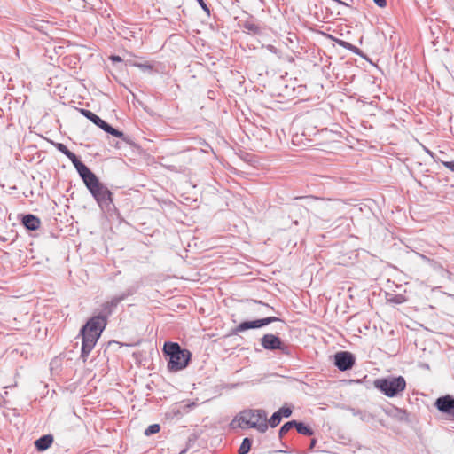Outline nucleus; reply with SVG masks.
Listing matches in <instances>:
<instances>
[{"mask_svg": "<svg viewBox=\"0 0 454 454\" xmlns=\"http://www.w3.org/2000/svg\"><path fill=\"white\" fill-rule=\"evenodd\" d=\"M373 385L387 397H394L406 388V381L402 376L377 379Z\"/></svg>", "mask_w": 454, "mask_h": 454, "instance_id": "5", "label": "nucleus"}, {"mask_svg": "<svg viewBox=\"0 0 454 454\" xmlns=\"http://www.w3.org/2000/svg\"><path fill=\"white\" fill-rule=\"evenodd\" d=\"M303 135L295 134L292 137V144L297 147H306L309 145L305 142L302 137Z\"/></svg>", "mask_w": 454, "mask_h": 454, "instance_id": "17", "label": "nucleus"}, {"mask_svg": "<svg viewBox=\"0 0 454 454\" xmlns=\"http://www.w3.org/2000/svg\"><path fill=\"white\" fill-rule=\"evenodd\" d=\"M23 225L31 231H36L41 226L40 219L34 215H26L22 219Z\"/></svg>", "mask_w": 454, "mask_h": 454, "instance_id": "12", "label": "nucleus"}, {"mask_svg": "<svg viewBox=\"0 0 454 454\" xmlns=\"http://www.w3.org/2000/svg\"><path fill=\"white\" fill-rule=\"evenodd\" d=\"M436 408L454 417V398L450 395L440 397L435 402Z\"/></svg>", "mask_w": 454, "mask_h": 454, "instance_id": "9", "label": "nucleus"}, {"mask_svg": "<svg viewBox=\"0 0 454 454\" xmlns=\"http://www.w3.org/2000/svg\"><path fill=\"white\" fill-rule=\"evenodd\" d=\"M200 5L203 7V8H206V4H204V1L203 0H197Z\"/></svg>", "mask_w": 454, "mask_h": 454, "instance_id": "28", "label": "nucleus"}, {"mask_svg": "<svg viewBox=\"0 0 454 454\" xmlns=\"http://www.w3.org/2000/svg\"><path fill=\"white\" fill-rule=\"evenodd\" d=\"M251 449V441L248 438H245L239 449V454H247Z\"/></svg>", "mask_w": 454, "mask_h": 454, "instance_id": "20", "label": "nucleus"}, {"mask_svg": "<svg viewBox=\"0 0 454 454\" xmlns=\"http://www.w3.org/2000/svg\"><path fill=\"white\" fill-rule=\"evenodd\" d=\"M320 137H324L323 142L321 145H326L331 142L335 141V137H337V134L332 132V131H322L319 134Z\"/></svg>", "mask_w": 454, "mask_h": 454, "instance_id": "16", "label": "nucleus"}, {"mask_svg": "<svg viewBox=\"0 0 454 454\" xmlns=\"http://www.w3.org/2000/svg\"><path fill=\"white\" fill-rule=\"evenodd\" d=\"M56 146H57L59 151L63 153L72 161V163L75 167V168L78 171V173H80L82 171L81 167L82 168L87 167L81 160H79L77 156L74 153L69 151L65 145L59 143V144H57Z\"/></svg>", "mask_w": 454, "mask_h": 454, "instance_id": "11", "label": "nucleus"}, {"mask_svg": "<svg viewBox=\"0 0 454 454\" xmlns=\"http://www.w3.org/2000/svg\"><path fill=\"white\" fill-rule=\"evenodd\" d=\"M160 425H158V424H153V425L149 426V427L145 429V434L146 435H151V434H157V433H159V432H160Z\"/></svg>", "mask_w": 454, "mask_h": 454, "instance_id": "22", "label": "nucleus"}, {"mask_svg": "<svg viewBox=\"0 0 454 454\" xmlns=\"http://www.w3.org/2000/svg\"><path fill=\"white\" fill-rule=\"evenodd\" d=\"M81 114L88 118L90 121H91L95 125L102 129L104 131L116 137H121L124 140V134L121 131H119L115 129L114 128L111 127L108 123H106L105 121H103L101 118H99L97 114L90 112V110L86 109H80Z\"/></svg>", "mask_w": 454, "mask_h": 454, "instance_id": "6", "label": "nucleus"}, {"mask_svg": "<svg viewBox=\"0 0 454 454\" xmlns=\"http://www.w3.org/2000/svg\"><path fill=\"white\" fill-rule=\"evenodd\" d=\"M106 324L107 318L106 317L94 316L81 329L80 334L82 338L81 357L83 362L87 360L90 353L94 348Z\"/></svg>", "mask_w": 454, "mask_h": 454, "instance_id": "1", "label": "nucleus"}, {"mask_svg": "<svg viewBox=\"0 0 454 454\" xmlns=\"http://www.w3.org/2000/svg\"><path fill=\"white\" fill-rule=\"evenodd\" d=\"M340 45H343L345 47H348V45H349V43H344V42H340Z\"/></svg>", "mask_w": 454, "mask_h": 454, "instance_id": "30", "label": "nucleus"}, {"mask_svg": "<svg viewBox=\"0 0 454 454\" xmlns=\"http://www.w3.org/2000/svg\"><path fill=\"white\" fill-rule=\"evenodd\" d=\"M277 412L280 415L281 418H288L292 414V410L289 407H282Z\"/></svg>", "mask_w": 454, "mask_h": 454, "instance_id": "23", "label": "nucleus"}, {"mask_svg": "<svg viewBox=\"0 0 454 454\" xmlns=\"http://www.w3.org/2000/svg\"><path fill=\"white\" fill-rule=\"evenodd\" d=\"M281 421V417L278 412L273 413V415L270 418L269 421H267L268 426L270 425L271 427H276Z\"/></svg>", "mask_w": 454, "mask_h": 454, "instance_id": "21", "label": "nucleus"}, {"mask_svg": "<svg viewBox=\"0 0 454 454\" xmlns=\"http://www.w3.org/2000/svg\"><path fill=\"white\" fill-rule=\"evenodd\" d=\"M53 442V436L51 434H46L40 437L35 442V446L38 451H43L49 449Z\"/></svg>", "mask_w": 454, "mask_h": 454, "instance_id": "13", "label": "nucleus"}, {"mask_svg": "<svg viewBox=\"0 0 454 454\" xmlns=\"http://www.w3.org/2000/svg\"><path fill=\"white\" fill-rule=\"evenodd\" d=\"M373 1L378 6L381 7V8H383L387 5L386 0H373Z\"/></svg>", "mask_w": 454, "mask_h": 454, "instance_id": "26", "label": "nucleus"}, {"mask_svg": "<svg viewBox=\"0 0 454 454\" xmlns=\"http://www.w3.org/2000/svg\"><path fill=\"white\" fill-rule=\"evenodd\" d=\"M262 346L265 349H283V343L280 339L274 334H265L261 340Z\"/></svg>", "mask_w": 454, "mask_h": 454, "instance_id": "10", "label": "nucleus"}, {"mask_svg": "<svg viewBox=\"0 0 454 454\" xmlns=\"http://www.w3.org/2000/svg\"><path fill=\"white\" fill-rule=\"evenodd\" d=\"M277 320H278L277 317H270L257 319V320H254V321L242 322L238 325L237 331L244 332L246 330L252 329V328H259V327L267 325L270 323L275 322Z\"/></svg>", "mask_w": 454, "mask_h": 454, "instance_id": "8", "label": "nucleus"}, {"mask_svg": "<svg viewBox=\"0 0 454 454\" xmlns=\"http://www.w3.org/2000/svg\"><path fill=\"white\" fill-rule=\"evenodd\" d=\"M238 427L241 428H256L264 433L268 429L267 413L263 410H247L236 418Z\"/></svg>", "mask_w": 454, "mask_h": 454, "instance_id": "4", "label": "nucleus"}, {"mask_svg": "<svg viewBox=\"0 0 454 454\" xmlns=\"http://www.w3.org/2000/svg\"><path fill=\"white\" fill-rule=\"evenodd\" d=\"M132 66L134 67H137L139 68H142V69H146V70H151L153 68V66L148 63V62H145V63H131Z\"/></svg>", "mask_w": 454, "mask_h": 454, "instance_id": "24", "label": "nucleus"}, {"mask_svg": "<svg viewBox=\"0 0 454 454\" xmlns=\"http://www.w3.org/2000/svg\"><path fill=\"white\" fill-rule=\"evenodd\" d=\"M294 425H295V420L285 423L279 430V436L283 437L285 434H286L289 432V430H291L293 427H294Z\"/></svg>", "mask_w": 454, "mask_h": 454, "instance_id": "19", "label": "nucleus"}, {"mask_svg": "<svg viewBox=\"0 0 454 454\" xmlns=\"http://www.w3.org/2000/svg\"><path fill=\"white\" fill-rule=\"evenodd\" d=\"M443 166L454 172V161H442Z\"/></svg>", "mask_w": 454, "mask_h": 454, "instance_id": "25", "label": "nucleus"}, {"mask_svg": "<svg viewBox=\"0 0 454 454\" xmlns=\"http://www.w3.org/2000/svg\"><path fill=\"white\" fill-rule=\"evenodd\" d=\"M316 442H317V441L315 439H313L310 443V448H313L315 446Z\"/></svg>", "mask_w": 454, "mask_h": 454, "instance_id": "29", "label": "nucleus"}, {"mask_svg": "<svg viewBox=\"0 0 454 454\" xmlns=\"http://www.w3.org/2000/svg\"><path fill=\"white\" fill-rule=\"evenodd\" d=\"M392 304H402L407 301V298L403 294H395L387 299Z\"/></svg>", "mask_w": 454, "mask_h": 454, "instance_id": "18", "label": "nucleus"}, {"mask_svg": "<svg viewBox=\"0 0 454 454\" xmlns=\"http://www.w3.org/2000/svg\"><path fill=\"white\" fill-rule=\"evenodd\" d=\"M110 59L114 62H121V58L119 56H115V55L111 56Z\"/></svg>", "mask_w": 454, "mask_h": 454, "instance_id": "27", "label": "nucleus"}, {"mask_svg": "<svg viewBox=\"0 0 454 454\" xmlns=\"http://www.w3.org/2000/svg\"><path fill=\"white\" fill-rule=\"evenodd\" d=\"M335 359V365L340 370V371H347L350 369L354 364L355 359L353 356L346 351H341L336 353L334 356Z\"/></svg>", "mask_w": 454, "mask_h": 454, "instance_id": "7", "label": "nucleus"}, {"mask_svg": "<svg viewBox=\"0 0 454 454\" xmlns=\"http://www.w3.org/2000/svg\"><path fill=\"white\" fill-rule=\"evenodd\" d=\"M294 427L299 434L309 436L313 434L311 428L301 422L295 421Z\"/></svg>", "mask_w": 454, "mask_h": 454, "instance_id": "15", "label": "nucleus"}, {"mask_svg": "<svg viewBox=\"0 0 454 454\" xmlns=\"http://www.w3.org/2000/svg\"><path fill=\"white\" fill-rule=\"evenodd\" d=\"M118 301L112 300L110 301H106L102 304V311L105 313L104 317H107L113 311V309L117 306Z\"/></svg>", "mask_w": 454, "mask_h": 454, "instance_id": "14", "label": "nucleus"}, {"mask_svg": "<svg viewBox=\"0 0 454 454\" xmlns=\"http://www.w3.org/2000/svg\"><path fill=\"white\" fill-rule=\"evenodd\" d=\"M81 169L79 175L97 201L98 203L112 202V192L98 181L96 175L88 167L83 168L81 167Z\"/></svg>", "mask_w": 454, "mask_h": 454, "instance_id": "2", "label": "nucleus"}, {"mask_svg": "<svg viewBox=\"0 0 454 454\" xmlns=\"http://www.w3.org/2000/svg\"><path fill=\"white\" fill-rule=\"evenodd\" d=\"M163 352L169 357L168 369L170 372H177L184 369L191 359V353L187 349H182L178 343L166 342Z\"/></svg>", "mask_w": 454, "mask_h": 454, "instance_id": "3", "label": "nucleus"}]
</instances>
